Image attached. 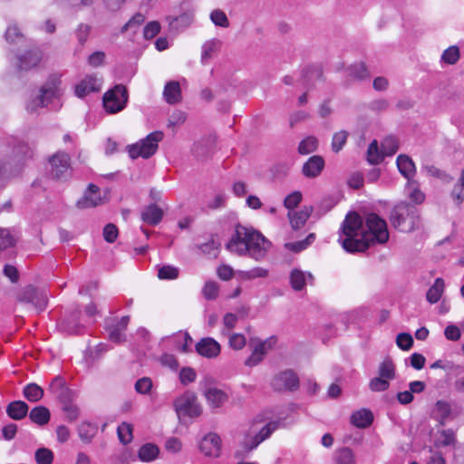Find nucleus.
Returning a JSON list of instances; mask_svg holds the SVG:
<instances>
[{"instance_id":"nucleus-36","label":"nucleus","mask_w":464,"mask_h":464,"mask_svg":"<svg viewBox=\"0 0 464 464\" xmlns=\"http://www.w3.org/2000/svg\"><path fill=\"white\" fill-rule=\"evenodd\" d=\"M193 22V14L186 12L180 15L174 17L169 22L171 30L179 31L189 26Z\"/></svg>"},{"instance_id":"nucleus-41","label":"nucleus","mask_w":464,"mask_h":464,"mask_svg":"<svg viewBox=\"0 0 464 464\" xmlns=\"http://www.w3.org/2000/svg\"><path fill=\"white\" fill-rule=\"evenodd\" d=\"M276 342L277 339L275 336H271L265 341H260L256 338L250 339V344L256 343V345L255 346L256 348V352H260L264 356L266 354L267 350L272 349L276 345Z\"/></svg>"},{"instance_id":"nucleus-1","label":"nucleus","mask_w":464,"mask_h":464,"mask_svg":"<svg viewBox=\"0 0 464 464\" xmlns=\"http://www.w3.org/2000/svg\"><path fill=\"white\" fill-rule=\"evenodd\" d=\"M365 225L368 231L363 229L362 219L357 212L353 211L346 215L341 227V237L345 236V238L339 240L347 252H364L375 242L384 244L388 241L387 224L377 214H369Z\"/></svg>"},{"instance_id":"nucleus-10","label":"nucleus","mask_w":464,"mask_h":464,"mask_svg":"<svg viewBox=\"0 0 464 464\" xmlns=\"http://www.w3.org/2000/svg\"><path fill=\"white\" fill-rule=\"evenodd\" d=\"M299 385V378L291 369L276 374L271 381V386L276 392H295L298 390Z\"/></svg>"},{"instance_id":"nucleus-45","label":"nucleus","mask_w":464,"mask_h":464,"mask_svg":"<svg viewBox=\"0 0 464 464\" xmlns=\"http://www.w3.org/2000/svg\"><path fill=\"white\" fill-rule=\"evenodd\" d=\"M459 48L456 45H452L443 52L441 55V61L447 64L453 65L457 63V62L459 60Z\"/></svg>"},{"instance_id":"nucleus-26","label":"nucleus","mask_w":464,"mask_h":464,"mask_svg":"<svg viewBox=\"0 0 464 464\" xmlns=\"http://www.w3.org/2000/svg\"><path fill=\"white\" fill-rule=\"evenodd\" d=\"M208 402L214 408H219L227 400V395L219 389L208 388L204 391Z\"/></svg>"},{"instance_id":"nucleus-35","label":"nucleus","mask_w":464,"mask_h":464,"mask_svg":"<svg viewBox=\"0 0 464 464\" xmlns=\"http://www.w3.org/2000/svg\"><path fill=\"white\" fill-rule=\"evenodd\" d=\"M24 396L31 402H37L44 397V390L38 384L32 382L27 384L23 391Z\"/></svg>"},{"instance_id":"nucleus-13","label":"nucleus","mask_w":464,"mask_h":464,"mask_svg":"<svg viewBox=\"0 0 464 464\" xmlns=\"http://www.w3.org/2000/svg\"><path fill=\"white\" fill-rule=\"evenodd\" d=\"M199 450L208 457H218L221 450V439L217 433L207 434L200 441Z\"/></svg>"},{"instance_id":"nucleus-21","label":"nucleus","mask_w":464,"mask_h":464,"mask_svg":"<svg viewBox=\"0 0 464 464\" xmlns=\"http://www.w3.org/2000/svg\"><path fill=\"white\" fill-rule=\"evenodd\" d=\"M97 79L92 75L86 76L75 87V94L79 98H83L91 92H98Z\"/></svg>"},{"instance_id":"nucleus-43","label":"nucleus","mask_w":464,"mask_h":464,"mask_svg":"<svg viewBox=\"0 0 464 464\" xmlns=\"http://www.w3.org/2000/svg\"><path fill=\"white\" fill-rule=\"evenodd\" d=\"M318 146V140L314 136H309L303 140L298 146V152L305 155L316 150Z\"/></svg>"},{"instance_id":"nucleus-63","label":"nucleus","mask_w":464,"mask_h":464,"mask_svg":"<svg viewBox=\"0 0 464 464\" xmlns=\"http://www.w3.org/2000/svg\"><path fill=\"white\" fill-rule=\"evenodd\" d=\"M302 200V194L299 191H294L284 200V206L288 209L296 208Z\"/></svg>"},{"instance_id":"nucleus-12","label":"nucleus","mask_w":464,"mask_h":464,"mask_svg":"<svg viewBox=\"0 0 464 464\" xmlns=\"http://www.w3.org/2000/svg\"><path fill=\"white\" fill-rule=\"evenodd\" d=\"M215 144L216 140L214 137L202 138L193 144L191 152L197 160H205L213 153Z\"/></svg>"},{"instance_id":"nucleus-14","label":"nucleus","mask_w":464,"mask_h":464,"mask_svg":"<svg viewBox=\"0 0 464 464\" xmlns=\"http://www.w3.org/2000/svg\"><path fill=\"white\" fill-rule=\"evenodd\" d=\"M196 352L206 358L212 359L219 355L220 344L211 337H204L195 346Z\"/></svg>"},{"instance_id":"nucleus-62","label":"nucleus","mask_w":464,"mask_h":464,"mask_svg":"<svg viewBox=\"0 0 464 464\" xmlns=\"http://www.w3.org/2000/svg\"><path fill=\"white\" fill-rule=\"evenodd\" d=\"M103 237L108 243H113L119 235L118 227L112 224H107L103 228Z\"/></svg>"},{"instance_id":"nucleus-24","label":"nucleus","mask_w":464,"mask_h":464,"mask_svg":"<svg viewBox=\"0 0 464 464\" xmlns=\"http://www.w3.org/2000/svg\"><path fill=\"white\" fill-rule=\"evenodd\" d=\"M373 421V414L370 410L362 409L353 412L351 416V423L357 428L365 429Z\"/></svg>"},{"instance_id":"nucleus-6","label":"nucleus","mask_w":464,"mask_h":464,"mask_svg":"<svg viewBox=\"0 0 464 464\" xmlns=\"http://www.w3.org/2000/svg\"><path fill=\"white\" fill-rule=\"evenodd\" d=\"M163 139V132L154 131L143 139L140 143L128 146L129 154L131 159L142 157L150 158L158 150V143Z\"/></svg>"},{"instance_id":"nucleus-50","label":"nucleus","mask_w":464,"mask_h":464,"mask_svg":"<svg viewBox=\"0 0 464 464\" xmlns=\"http://www.w3.org/2000/svg\"><path fill=\"white\" fill-rule=\"evenodd\" d=\"M34 459L37 464H52L53 461V453L47 448H40L35 451Z\"/></svg>"},{"instance_id":"nucleus-64","label":"nucleus","mask_w":464,"mask_h":464,"mask_svg":"<svg viewBox=\"0 0 464 464\" xmlns=\"http://www.w3.org/2000/svg\"><path fill=\"white\" fill-rule=\"evenodd\" d=\"M152 388V382L148 377L138 380L135 383V390L138 393L148 394Z\"/></svg>"},{"instance_id":"nucleus-56","label":"nucleus","mask_w":464,"mask_h":464,"mask_svg":"<svg viewBox=\"0 0 464 464\" xmlns=\"http://www.w3.org/2000/svg\"><path fill=\"white\" fill-rule=\"evenodd\" d=\"M210 19L218 26L224 28L229 26V22L226 14L219 9L212 11V13L210 14Z\"/></svg>"},{"instance_id":"nucleus-31","label":"nucleus","mask_w":464,"mask_h":464,"mask_svg":"<svg viewBox=\"0 0 464 464\" xmlns=\"http://www.w3.org/2000/svg\"><path fill=\"white\" fill-rule=\"evenodd\" d=\"M379 376L387 380H393L396 376V366L392 359L389 356L380 363L378 368Z\"/></svg>"},{"instance_id":"nucleus-2","label":"nucleus","mask_w":464,"mask_h":464,"mask_svg":"<svg viewBox=\"0 0 464 464\" xmlns=\"http://www.w3.org/2000/svg\"><path fill=\"white\" fill-rule=\"evenodd\" d=\"M271 243L258 231L237 224L235 234L227 243L226 248L239 256L248 254L252 258L262 260Z\"/></svg>"},{"instance_id":"nucleus-17","label":"nucleus","mask_w":464,"mask_h":464,"mask_svg":"<svg viewBox=\"0 0 464 464\" xmlns=\"http://www.w3.org/2000/svg\"><path fill=\"white\" fill-rule=\"evenodd\" d=\"M42 60V53L38 50H30L24 54L18 56L17 67L19 70H30L35 67Z\"/></svg>"},{"instance_id":"nucleus-54","label":"nucleus","mask_w":464,"mask_h":464,"mask_svg":"<svg viewBox=\"0 0 464 464\" xmlns=\"http://www.w3.org/2000/svg\"><path fill=\"white\" fill-rule=\"evenodd\" d=\"M390 387L389 380L381 376L372 378L369 382V388L372 392H384Z\"/></svg>"},{"instance_id":"nucleus-30","label":"nucleus","mask_w":464,"mask_h":464,"mask_svg":"<svg viewBox=\"0 0 464 464\" xmlns=\"http://www.w3.org/2000/svg\"><path fill=\"white\" fill-rule=\"evenodd\" d=\"M336 464H356L355 454L349 447L338 449L334 457Z\"/></svg>"},{"instance_id":"nucleus-20","label":"nucleus","mask_w":464,"mask_h":464,"mask_svg":"<svg viewBox=\"0 0 464 464\" xmlns=\"http://www.w3.org/2000/svg\"><path fill=\"white\" fill-rule=\"evenodd\" d=\"M163 215V210L160 207L150 204L141 212V219L150 226H156L162 220Z\"/></svg>"},{"instance_id":"nucleus-58","label":"nucleus","mask_w":464,"mask_h":464,"mask_svg":"<svg viewBox=\"0 0 464 464\" xmlns=\"http://www.w3.org/2000/svg\"><path fill=\"white\" fill-rule=\"evenodd\" d=\"M145 21V17L142 14H135L121 29V33L124 34L129 29L136 28L140 26Z\"/></svg>"},{"instance_id":"nucleus-37","label":"nucleus","mask_w":464,"mask_h":464,"mask_svg":"<svg viewBox=\"0 0 464 464\" xmlns=\"http://www.w3.org/2000/svg\"><path fill=\"white\" fill-rule=\"evenodd\" d=\"M290 285L295 291H301L305 287L306 276L300 269H293L290 273Z\"/></svg>"},{"instance_id":"nucleus-19","label":"nucleus","mask_w":464,"mask_h":464,"mask_svg":"<svg viewBox=\"0 0 464 464\" xmlns=\"http://www.w3.org/2000/svg\"><path fill=\"white\" fill-rule=\"evenodd\" d=\"M23 165L22 158L14 159L12 156V158L6 159L0 163V176L8 178L17 175L21 171Z\"/></svg>"},{"instance_id":"nucleus-7","label":"nucleus","mask_w":464,"mask_h":464,"mask_svg":"<svg viewBox=\"0 0 464 464\" xmlns=\"http://www.w3.org/2000/svg\"><path fill=\"white\" fill-rule=\"evenodd\" d=\"M16 299L20 303L31 304L38 312L44 310L48 303L45 290L33 285L22 288L17 294Z\"/></svg>"},{"instance_id":"nucleus-46","label":"nucleus","mask_w":464,"mask_h":464,"mask_svg":"<svg viewBox=\"0 0 464 464\" xmlns=\"http://www.w3.org/2000/svg\"><path fill=\"white\" fill-rule=\"evenodd\" d=\"M96 433V427L88 422H82L78 428V434L84 442H91Z\"/></svg>"},{"instance_id":"nucleus-40","label":"nucleus","mask_w":464,"mask_h":464,"mask_svg":"<svg viewBox=\"0 0 464 464\" xmlns=\"http://www.w3.org/2000/svg\"><path fill=\"white\" fill-rule=\"evenodd\" d=\"M381 147L385 156H392L399 150V140L394 136H388L383 139Z\"/></svg>"},{"instance_id":"nucleus-27","label":"nucleus","mask_w":464,"mask_h":464,"mask_svg":"<svg viewBox=\"0 0 464 464\" xmlns=\"http://www.w3.org/2000/svg\"><path fill=\"white\" fill-rule=\"evenodd\" d=\"M304 83L307 86L314 85V80L324 81V71L320 66H307L301 73Z\"/></svg>"},{"instance_id":"nucleus-52","label":"nucleus","mask_w":464,"mask_h":464,"mask_svg":"<svg viewBox=\"0 0 464 464\" xmlns=\"http://www.w3.org/2000/svg\"><path fill=\"white\" fill-rule=\"evenodd\" d=\"M290 170V167L286 162H278L271 168V173L276 179L285 178Z\"/></svg>"},{"instance_id":"nucleus-61","label":"nucleus","mask_w":464,"mask_h":464,"mask_svg":"<svg viewBox=\"0 0 464 464\" xmlns=\"http://www.w3.org/2000/svg\"><path fill=\"white\" fill-rule=\"evenodd\" d=\"M196 379V372L190 367H184L179 372V381L183 385L193 382Z\"/></svg>"},{"instance_id":"nucleus-34","label":"nucleus","mask_w":464,"mask_h":464,"mask_svg":"<svg viewBox=\"0 0 464 464\" xmlns=\"http://www.w3.org/2000/svg\"><path fill=\"white\" fill-rule=\"evenodd\" d=\"M445 284L442 278H437L432 286L428 290L426 298L430 304L437 303L444 291Z\"/></svg>"},{"instance_id":"nucleus-33","label":"nucleus","mask_w":464,"mask_h":464,"mask_svg":"<svg viewBox=\"0 0 464 464\" xmlns=\"http://www.w3.org/2000/svg\"><path fill=\"white\" fill-rule=\"evenodd\" d=\"M346 70L348 75L354 80L363 81L370 77V72L364 63L352 64Z\"/></svg>"},{"instance_id":"nucleus-57","label":"nucleus","mask_w":464,"mask_h":464,"mask_svg":"<svg viewBox=\"0 0 464 464\" xmlns=\"http://www.w3.org/2000/svg\"><path fill=\"white\" fill-rule=\"evenodd\" d=\"M396 343L401 350L408 351L413 345V338L408 333H401L397 335Z\"/></svg>"},{"instance_id":"nucleus-51","label":"nucleus","mask_w":464,"mask_h":464,"mask_svg":"<svg viewBox=\"0 0 464 464\" xmlns=\"http://www.w3.org/2000/svg\"><path fill=\"white\" fill-rule=\"evenodd\" d=\"M219 286L215 281H208L203 289L202 294L208 300H215L218 296Z\"/></svg>"},{"instance_id":"nucleus-18","label":"nucleus","mask_w":464,"mask_h":464,"mask_svg":"<svg viewBox=\"0 0 464 464\" xmlns=\"http://www.w3.org/2000/svg\"><path fill=\"white\" fill-rule=\"evenodd\" d=\"M396 163L400 173L408 179L410 184L416 172L413 160L406 154H400L397 157Z\"/></svg>"},{"instance_id":"nucleus-38","label":"nucleus","mask_w":464,"mask_h":464,"mask_svg":"<svg viewBox=\"0 0 464 464\" xmlns=\"http://www.w3.org/2000/svg\"><path fill=\"white\" fill-rule=\"evenodd\" d=\"M384 157L382 150H379L377 140H372L367 150V160L372 165H377L383 160Z\"/></svg>"},{"instance_id":"nucleus-32","label":"nucleus","mask_w":464,"mask_h":464,"mask_svg":"<svg viewBox=\"0 0 464 464\" xmlns=\"http://www.w3.org/2000/svg\"><path fill=\"white\" fill-rule=\"evenodd\" d=\"M160 453V450L157 445L153 443H146L142 445L138 452L139 459L144 462H150L154 460Z\"/></svg>"},{"instance_id":"nucleus-42","label":"nucleus","mask_w":464,"mask_h":464,"mask_svg":"<svg viewBox=\"0 0 464 464\" xmlns=\"http://www.w3.org/2000/svg\"><path fill=\"white\" fill-rule=\"evenodd\" d=\"M219 46L220 41L217 39L206 42L202 46L201 62L206 63L212 57V53H215Z\"/></svg>"},{"instance_id":"nucleus-59","label":"nucleus","mask_w":464,"mask_h":464,"mask_svg":"<svg viewBox=\"0 0 464 464\" xmlns=\"http://www.w3.org/2000/svg\"><path fill=\"white\" fill-rule=\"evenodd\" d=\"M14 239L7 229L0 228V252L13 246Z\"/></svg>"},{"instance_id":"nucleus-44","label":"nucleus","mask_w":464,"mask_h":464,"mask_svg":"<svg viewBox=\"0 0 464 464\" xmlns=\"http://www.w3.org/2000/svg\"><path fill=\"white\" fill-rule=\"evenodd\" d=\"M33 154L32 149L27 143L24 142H18L13 150V157L14 159L22 158V163L24 164V161L31 158Z\"/></svg>"},{"instance_id":"nucleus-15","label":"nucleus","mask_w":464,"mask_h":464,"mask_svg":"<svg viewBox=\"0 0 464 464\" xmlns=\"http://www.w3.org/2000/svg\"><path fill=\"white\" fill-rule=\"evenodd\" d=\"M102 203V199L100 195V188L94 184H90L83 197L80 198L76 207L80 209H85L89 208H94Z\"/></svg>"},{"instance_id":"nucleus-3","label":"nucleus","mask_w":464,"mask_h":464,"mask_svg":"<svg viewBox=\"0 0 464 464\" xmlns=\"http://www.w3.org/2000/svg\"><path fill=\"white\" fill-rule=\"evenodd\" d=\"M390 221L401 232L410 233L420 227V216L417 208L408 202H400L392 210Z\"/></svg>"},{"instance_id":"nucleus-48","label":"nucleus","mask_w":464,"mask_h":464,"mask_svg":"<svg viewBox=\"0 0 464 464\" xmlns=\"http://www.w3.org/2000/svg\"><path fill=\"white\" fill-rule=\"evenodd\" d=\"M278 421H270L264 426L257 434L253 436V438L260 444L278 428Z\"/></svg>"},{"instance_id":"nucleus-28","label":"nucleus","mask_w":464,"mask_h":464,"mask_svg":"<svg viewBox=\"0 0 464 464\" xmlns=\"http://www.w3.org/2000/svg\"><path fill=\"white\" fill-rule=\"evenodd\" d=\"M50 418V411L45 406H36L29 412V419L39 426L47 424Z\"/></svg>"},{"instance_id":"nucleus-47","label":"nucleus","mask_w":464,"mask_h":464,"mask_svg":"<svg viewBox=\"0 0 464 464\" xmlns=\"http://www.w3.org/2000/svg\"><path fill=\"white\" fill-rule=\"evenodd\" d=\"M132 425L127 422H122L117 429L118 437L120 441L126 445L132 440Z\"/></svg>"},{"instance_id":"nucleus-60","label":"nucleus","mask_w":464,"mask_h":464,"mask_svg":"<svg viewBox=\"0 0 464 464\" xmlns=\"http://www.w3.org/2000/svg\"><path fill=\"white\" fill-rule=\"evenodd\" d=\"M92 27L86 24H80L75 30L76 38L81 45H83L87 41L88 36L91 33Z\"/></svg>"},{"instance_id":"nucleus-22","label":"nucleus","mask_w":464,"mask_h":464,"mask_svg":"<svg viewBox=\"0 0 464 464\" xmlns=\"http://www.w3.org/2000/svg\"><path fill=\"white\" fill-rule=\"evenodd\" d=\"M28 410L29 407L24 401H14L7 405L6 413L11 419L20 420L28 414Z\"/></svg>"},{"instance_id":"nucleus-23","label":"nucleus","mask_w":464,"mask_h":464,"mask_svg":"<svg viewBox=\"0 0 464 464\" xmlns=\"http://www.w3.org/2000/svg\"><path fill=\"white\" fill-rule=\"evenodd\" d=\"M164 99L169 104H175L181 101V89L179 82L170 81L166 83L164 92Z\"/></svg>"},{"instance_id":"nucleus-5","label":"nucleus","mask_w":464,"mask_h":464,"mask_svg":"<svg viewBox=\"0 0 464 464\" xmlns=\"http://www.w3.org/2000/svg\"><path fill=\"white\" fill-rule=\"evenodd\" d=\"M128 97L127 88L122 84H117L104 93L103 107L108 113L121 111L126 107Z\"/></svg>"},{"instance_id":"nucleus-11","label":"nucleus","mask_w":464,"mask_h":464,"mask_svg":"<svg viewBox=\"0 0 464 464\" xmlns=\"http://www.w3.org/2000/svg\"><path fill=\"white\" fill-rule=\"evenodd\" d=\"M130 317L128 315L122 316L120 321L114 323L113 320L106 322L105 329L108 332L110 341L115 343H121L126 341L124 334L127 329Z\"/></svg>"},{"instance_id":"nucleus-53","label":"nucleus","mask_w":464,"mask_h":464,"mask_svg":"<svg viewBox=\"0 0 464 464\" xmlns=\"http://www.w3.org/2000/svg\"><path fill=\"white\" fill-rule=\"evenodd\" d=\"M348 132L346 130H341L334 134L332 141V149L334 152H339L346 143L348 138Z\"/></svg>"},{"instance_id":"nucleus-55","label":"nucleus","mask_w":464,"mask_h":464,"mask_svg":"<svg viewBox=\"0 0 464 464\" xmlns=\"http://www.w3.org/2000/svg\"><path fill=\"white\" fill-rule=\"evenodd\" d=\"M179 268L172 266H163L159 269L158 276L160 279H176L179 276Z\"/></svg>"},{"instance_id":"nucleus-16","label":"nucleus","mask_w":464,"mask_h":464,"mask_svg":"<svg viewBox=\"0 0 464 464\" xmlns=\"http://www.w3.org/2000/svg\"><path fill=\"white\" fill-rule=\"evenodd\" d=\"M324 168V160L322 156L314 155L303 165L302 173L309 179L318 177Z\"/></svg>"},{"instance_id":"nucleus-25","label":"nucleus","mask_w":464,"mask_h":464,"mask_svg":"<svg viewBox=\"0 0 464 464\" xmlns=\"http://www.w3.org/2000/svg\"><path fill=\"white\" fill-rule=\"evenodd\" d=\"M313 211V207H304L300 211L288 214L291 227L294 230H298L304 226Z\"/></svg>"},{"instance_id":"nucleus-9","label":"nucleus","mask_w":464,"mask_h":464,"mask_svg":"<svg viewBox=\"0 0 464 464\" xmlns=\"http://www.w3.org/2000/svg\"><path fill=\"white\" fill-rule=\"evenodd\" d=\"M49 175L53 179H65L70 176L71 158L64 151H58L49 159Z\"/></svg>"},{"instance_id":"nucleus-49","label":"nucleus","mask_w":464,"mask_h":464,"mask_svg":"<svg viewBox=\"0 0 464 464\" xmlns=\"http://www.w3.org/2000/svg\"><path fill=\"white\" fill-rule=\"evenodd\" d=\"M5 38L9 44H19L24 41V36L16 25H10L5 32Z\"/></svg>"},{"instance_id":"nucleus-39","label":"nucleus","mask_w":464,"mask_h":464,"mask_svg":"<svg viewBox=\"0 0 464 464\" xmlns=\"http://www.w3.org/2000/svg\"><path fill=\"white\" fill-rule=\"evenodd\" d=\"M315 238V235L314 233L309 234L305 239L294 242V243H285L284 245L285 248L295 253H299L310 246Z\"/></svg>"},{"instance_id":"nucleus-8","label":"nucleus","mask_w":464,"mask_h":464,"mask_svg":"<svg viewBox=\"0 0 464 464\" xmlns=\"http://www.w3.org/2000/svg\"><path fill=\"white\" fill-rule=\"evenodd\" d=\"M174 407L179 418L186 416L198 417L202 412L201 407L197 401L196 394L189 391L175 400Z\"/></svg>"},{"instance_id":"nucleus-4","label":"nucleus","mask_w":464,"mask_h":464,"mask_svg":"<svg viewBox=\"0 0 464 464\" xmlns=\"http://www.w3.org/2000/svg\"><path fill=\"white\" fill-rule=\"evenodd\" d=\"M61 83L60 78L56 75L49 77L47 82L42 86L40 94L30 101L26 109L29 112L33 113L36 111L38 107H45L52 101L53 98L58 95V86Z\"/></svg>"},{"instance_id":"nucleus-29","label":"nucleus","mask_w":464,"mask_h":464,"mask_svg":"<svg viewBox=\"0 0 464 464\" xmlns=\"http://www.w3.org/2000/svg\"><path fill=\"white\" fill-rule=\"evenodd\" d=\"M452 408L450 402L445 401H438L433 409L434 418L440 421L441 425L451 416Z\"/></svg>"}]
</instances>
